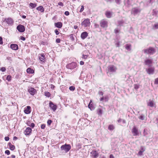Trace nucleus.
<instances>
[{"label": "nucleus", "instance_id": "1", "mask_svg": "<svg viewBox=\"0 0 158 158\" xmlns=\"http://www.w3.org/2000/svg\"><path fill=\"white\" fill-rule=\"evenodd\" d=\"M77 67V64L76 62H72L66 65V71L68 73L74 71Z\"/></svg>", "mask_w": 158, "mask_h": 158}, {"label": "nucleus", "instance_id": "2", "mask_svg": "<svg viewBox=\"0 0 158 158\" xmlns=\"http://www.w3.org/2000/svg\"><path fill=\"white\" fill-rule=\"evenodd\" d=\"M141 11V9L139 7H135L132 8L131 11L132 15L135 16L139 14Z\"/></svg>", "mask_w": 158, "mask_h": 158}, {"label": "nucleus", "instance_id": "3", "mask_svg": "<svg viewBox=\"0 0 158 158\" xmlns=\"http://www.w3.org/2000/svg\"><path fill=\"white\" fill-rule=\"evenodd\" d=\"M71 148V146L69 144H65L62 145L60 147L61 150H64L66 153Z\"/></svg>", "mask_w": 158, "mask_h": 158}, {"label": "nucleus", "instance_id": "4", "mask_svg": "<svg viewBox=\"0 0 158 158\" xmlns=\"http://www.w3.org/2000/svg\"><path fill=\"white\" fill-rule=\"evenodd\" d=\"M144 53L146 54H152L155 52V49L152 47H149L148 49H144L143 50Z\"/></svg>", "mask_w": 158, "mask_h": 158}, {"label": "nucleus", "instance_id": "5", "mask_svg": "<svg viewBox=\"0 0 158 158\" xmlns=\"http://www.w3.org/2000/svg\"><path fill=\"white\" fill-rule=\"evenodd\" d=\"M108 22L105 19H103L100 21V26L103 28H106L108 27Z\"/></svg>", "mask_w": 158, "mask_h": 158}, {"label": "nucleus", "instance_id": "6", "mask_svg": "<svg viewBox=\"0 0 158 158\" xmlns=\"http://www.w3.org/2000/svg\"><path fill=\"white\" fill-rule=\"evenodd\" d=\"M108 72H109L114 73L117 70V68L114 65H110L108 67Z\"/></svg>", "mask_w": 158, "mask_h": 158}, {"label": "nucleus", "instance_id": "7", "mask_svg": "<svg viewBox=\"0 0 158 158\" xmlns=\"http://www.w3.org/2000/svg\"><path fill=\"white\" fill-rule=\"evenodd\" d=\"M90 25V23L89 19H85L81 23V25L85 27L89 26Z\"/></svg>", "mask_w": 158, "mask_h": 158}, {"label": "nucleus", "instance_id": "8", "mask_svg": "<svg viewBox=\"0 0 158 158\" xmlns=\"http://www.w3.org/2000/svg\"><path fill=\"white\" fill-rule=\"evenodd\" d=\"M20 32H23L25 31V27L21 24H19L16 28Z\"/></svg>", "mask_w": 158, "mask_h": 158}, {"label": "nucleus", "instance_id": "9", "mask_svg": "<svg viewBox=\"0 0 158 158\" xmlns=\"http://www.w3.org/2000/svg\"><path fill=\"white\" fill-rule=\"evenodd\" d=\"M49 106L51 109L54 111L56 110L57 109V106L54 104L52 102L50 101L49 103Z\"/></svg>", "mask_w": 158, "mask_h": 158}, {"label": "nucleus", "instance_id": "10", "mask_svg": "<svg viewBox=\"0 0 158 158\" xmlns=\"http://www.w3.org/2000/svg\"><path fill=\"white\" fill-rule=\"evenodd\" d=\"M28 92L32 96L34 95L37 93L36 90L33 87L30 88L28 89Z\"/></svg>", "mask_w": 158, "mask_h": 158}, {"label": "nucleus", "instance_id": "11", "mask_svg": "<svg viewBox=\"0 0 158 158\" xmlns=\"http://www.w3.org/2000/svg\"><path fill=\"white\" fill-rule=\"evenodd\" d=\"M91 156L93 158H97L98 157V154L96 151H92L90 153Z\"/></svg>", "mask_w": 158, "mask_h": 158}, {"label": "nucleus", "instance_id": "12", "mask_svg": "<svg viewBox=\"0 0 158 158\" xmlns=\"http://www.w3.org/2000/svg\"><path fill=\"white\" fill-rule=\"evenodd\" d=\"M5 21L8 24L10 25H12L13 24V21L11 18L5 19Z\"/></svg>", "mask_w": 158, "mask_h": 158}, {"label": "nucleus", "instance_id": "13", "mask_svg": "<svg viewBox=\"0 0 158 158\" xmlns=\"http://www.w3.org/2000/svg\"><path fill=\"white\" fill-rule=\"evenodd\" d=\"M31 129L29 127H27L24 132V133L26 135H29L31 132Z\"/></svg>", "mask_w": 158, "mask_h": 158}, {"label": "nucleus", "instance_id": "14", "mask_svg": "<svg viewBox=\"0 0 158 158\" xmlns=\"http://www.w3.org/2000/svg\"><path fill=\"white\" fill-rule=\"evenodd\" d=\"M24 112L25 114H27L30 113L31 112V107L30 106H27L26 108L24 109Z\"/></svg>", "mask_w": 158, "mask_h": 158}, {"label": "nucleus", "instance_id": "15", "mask_svg": "<svg viewBox=\"0 0 158 158\" xmlns=\"http://www.w3.org/2000/svg\"><path fill=\"white\" fill-rule=\"evenodd\" d=\"M132 132L134 136H136L139 135V133L138 129L135 127H134L132 129Z\"/></svg>", "mask_w": 158, "mask_h": 158}, {"label": "nucleus", "instance_id": "16", "mask_svg": "<svg viewBox=\"0 0 158 158\" xmlns=\"http://www.w3.org/2000/svg\"><path fill=\"white\" fill-rule=\"evenodd\" d=\"M88 35V33L86 32H84L81 33V38L82 39H85Z\"/></svg>", "mask_w": 158, "mask_h": 158}, {"label": "nucleus", "instance_id": "17", "mask_svg": "<svg viewBox=\"0 0 158 158\" xmlns=\"http://www.w3.org/2000/svg\"><path fill=\"white\" fill-rule=\"evenodd\" d=\"M10 48L15 50H17L18 49V45L15 44H12L10 46Z\"/></svg>", "mask_w": 158, "mask_h": 158}, {"label": "nucleus", "instance_id": "18", "mask_svg": "<svg viewBox=\"0 0 158 158\" xmlns=\"http://www.w3.org/2000/svg\"><path fill=\"white\" fill-rule=\"evenodd\" d=\"M105 15L107 18H110L112 16V13L110 11H107L106 12Z\"/></svg>", "mask_w": 158, "mask_h": 158}, {"label": "nucleus", "instance_id": "19", "mask_svg": "<svg viewBox=\"0 0 158 158\" xmlns=\"http://www.w3.org/2000/svg\"><path fill=\"white\" fill-rule=\"evenodd\" d=\"M147 73L149 74H152L154 72V69L152 68H149L147 70Z\"/></svg>", "mask_w": 158, "mask_h": 158}, {"label": "nucleus", "instance_id": "20", "mask_svg": "<svg viewBox=\"0 0 158 158\" xmlns=\"http://www.w3.org/2000/svg\"><path fill=\"white\" fill-rule=\"evenodd\" d=\"M55 26L59 28H60L62 26V23L60 22H58L55 23Z\"/></svg>", "mask_w": 158, "mask_h": 158}, {"label": "nucleus", "instance_id": "21", "mask_svg": "<svg viewBox=\"0 0 158 158\" xmlns=\"http://www.w3.org/2000/svg\"><path fill=\"white\" fill-rule=\"evenodd\" d=\"M39 58L41 61L44 62L45 61V56L44 54H41L39 56Z\"/></svg>", "mask_w": 158, "mask_h": 158}, {"label": "nucleus", "instance_id": "22", "mask_svg": "<svg viewBox=\"0 0 158 158\" xmlns=\"http://www.w3.org/2000/svg\"><path fill=\"white\" fill-rule=\"evenodd\" d=\"M36 10L38 11H40L41 12H43L44 11V9L43 6H40L36 8Z\"/></svg>", "mask_w": 158, "mask_h": 158}, {"label": "nucleus", "instance_id": "23", "mask_svg": "<svg viewBox=\"0 0 158 158\" xmlns=\"http://www.w3.org/2000/svg\"><path fill=\"white\" fill-rule=\"evenodd\" d=\"M8 145L10 149L11 150H14L15 148V147L14 145H12L10 143H8Z\"/></svg>", "mask_w": 158, "mask_h": 158}, {"label": "nucleus", "instance_id": "24", "mask_svg": "<svg viewBox=\"0 0 158 158\" xmlns=\"http://www.w3.org/2000/svg\"><path fill=\"white\" fill-rule=\"evenodd\" d=\"M152 62L151 60L149 59H147L145 61V63L146 65L150 66V65Z\"/></svg>", "mask_w": 158, "mask_h": 158}, {"label": "nucleus", "instance_id": "25", "mask_svg": "<svg viewBox=\"0 0 158 158\" xmlns=\"http://www.w3.org/2000/svg\"><path fill=\"white\" fill-rule=\"evenodd\" d=\"M27 73L30 74L33 73L34 72V70L30 68L27 69Z\"/></svg>", "mask_w": 158, "mask_h": 158}, {"label": "nucleus", "instance_id": "26", "mask_svg": "<svg viewBox=\"0 0 158 158\" xmlns=\"http://www.w3.org/2000/svg\"><path fill=\"white\" fill-rule=\"evenodd\" d=\"M124 2V3L125 4L124 2L125 0H115V2L118 5H120L121 4L122 2Z\"/></svg>", "mask_w": 158, "mask_h": 158}, {"label": "nucleus", "instance_id": "27", "mask_svg": "<svg viewBox=\"0 0 158 158\" xmlns=\"http://www.w3.org/2000/svg\"><path fill=\"white\" fill-rule=\"evenodd\" d=\"M131 44H127L125 45L126 49L128 51H130L131 50Z\"/></svg>", "mask_w": 158, "mask_h": 158}, {"label": "nucleus", "instance_id": "28", "mask_svg": "<svg viewBox=\"0 0 158 158\" xmlns=\"http://www.w3.org/2000/svg\"><path fill=\"white\" fill-rule=\"evenodd\" d=\"M27 125L28 126L30 127H31L32 128H33L34 127L35 125V124L34 123H31L29 121H28L27 123Z\"/></svg>", "mask_w": 158, "mask_h": 158}, {"label": "nucleus", "instance_id": "29", "mask_svg": "<svg viewBox=\"0 0 158 158\" xmlns=\"http://www.w3.org/2000/svg\"><path fill=\"white\" fill-rule=\"evenodd\" d=\"M31 8L33 9L36 7V4L35 3H30L29 4Z\"/></svg>", "mask_w": 158, "mask_h": 158}, {"label": "nucleus", "instance_id": "30", "mask_svg": "<svg viewBox=\"0 0 158 158\" xmlns=\"http://www.w3.org/2000/svg\"><path fill=\"white\" fill-rule=\"evenodd\" d=\"M158 13V11L155 10H152V15L156 16Z\"/></svg>", "mask_w": 158, "mask_h": 158}, {"label": "nucleus", "instance_id": "31", "mask_svg": "<svg viewBox=\"0 0 158 158\" xmlns=\"http://www.w3.org/2000/svg\"><path fill=\"white\" fill-rule=\"evenodd\" d=\"M114 129V126L113 125H110L108 127V129L110 130H113Z\"/></svg>", "mask_w": 158, "mask_h": 158}, {"label": "nucleus", "instance_id": "32", "mask_svg": "<svg viewBox=\"0 0 158 158\" xmlns=\"http://www.w3.org/2000/svg\"><path fill=\"white\" fill-rule=\"evenodd\" d=\"M153 29H158V23L154 24L153 26Z\"/></svg>", "mask_w": 158, "mask_h": 158}, {"label": "nucleus", "instance_id": "33", "mask_svg": "<svg viewBox=\"0 0 158 158\" xmlns=\"http://www.w3.org/2000/svg\"><path fill=\"white\" fill-rule=\"evenodd\" d=\"M97 113L99 115H101L102 114V110L101 109H99L97 110Z\"/></svg>", "mask_w": 158, "mask_h": 158}, {"label": "nucleus", "instance_id": "34", "mask_svg": "<svg viewBox=\"0 0 158 158\" xmlns=\"http://www.w3.org/2000/svg\"><path fill=\"white\" fill-rule=\"evenodd\" d=\"M88 107L91 110H93L94 109V106H93L92 104H91L90 103H89L88 105Z\"/></svg>", "mask_w": 158, "mask_h": 158}, {"label": "nucleus", "instance_id": "35", "mask_svg": "<svg viewBox=\"0 0 158 158\" xmlns=\"http://www.w3.org/2000/svg\"><path fill=\"white\" fill-rule=\"evenodd\" d=\"M145 116L144 115L142 114L139 117V118L141 120H143L144 119Z\"/></svg>", "mask_w": 158, "mask_h": 158}, {"label": "nucleus", "instance_id": "36", "mask_svg": "<svg viewBox=\"0 0 158 158\" xmlns=\"http://www.w3.org/2000/svg\"><path fill=\"white\" fill-rule=\"evenodd\" d=\"M124 22L123 20L119 21L118 22V24L119 26H121L123 25Z\"/></svg>", "mask_w": 158, "mask_h": 158}, {"label": "nucleus", "instance_id": "37", "mask_svg": "<svg viewBox=\"0 0 158 158\" xmlns=\"http://www.w3.org/2000/svg\"><path fill=\"white\" fill-rule=\"evenodd\" d=\"M45 95L48 97H49L50 96L51 94L49 92H45Z\"/></svg>", "mask_w": 158, "mask_h": 158}, {"label": "nucleus", "instance_id": "38", "mask_svg": "<svg viewBox=\"0 0 158 158\" xmlns=\"http://www.w3.org/2000/svg\"><path fill=\"white\" fill-rule=\"evenodd\" d=\"M69 38L72 41L74 40V38L73 37V35L72 34H70L69 35Z\"/></svg>", "mask_w": 158, "mask_h": 158}, {"label": "nucleus", "instance_id": "39", "mask_svg": "<svg viewBox=\"0 0 158 158\" xmlns=\"http://www.w3.org/2000/svg\"><path fill=\"white\" fill-rule=\"evenodd\" d=\"M11 79V77L10 75H8L6 77V80L9 81H10Z\"/></svg>", "mask_w": 158, "mask_h": 158}, {"label": "nucleus", "instance_id": "40", "mask_svg": "<svg viewBox=\"0 0 158 158\" xmlns=\"http://www.w3.org/2000/svg\"><path fill=\"white\" fill-rule=\"evenodd\" d=\"M148 105L151 107H153V103L152 101H151L148 103Z\"/></svg>", "mask_w": 158, "mask_h": 158}, {"label": "nucleus", "instance_id": "41", "mask_svg": "<svg viewBox=\"0 0 158 158\" xmlns=\"http://www.w3.org/2000/svg\"><path fill=\"white\" fill-rule=\"evenodd\" d=\"M140 150L143 152H144L145 151V148L144 146H141L140 147Z\"/></svg>", "mask_w": 158, "mask_h": 158}, {"label": "nucleus", "instance_id": "42", "mask_svg": "<svg viewBox=\"0 0 158 158\" xmlns=\"http://www.w3.org/2000/svg\"><path fill=\"white\" fill-rule=\"evenodd\" d=\"M147 130L144 129L143 130V135L144 136H146V135L148 134V132L146 131Z\"/></svg>", "mask_w": 158, "mask_h": 158}, {"label": "nucleus", "instance_id": "43", "mask_svg": "<svg viewBox=\"0 0 158 158\" xmlns=\"http://www.w3.org/2000/svg\"><path fill=\"white\" fill-rule=\"evenodd\" d=\"M154 1L155 0H148L147 4L148 5H149L150 4H152Z\"/></svg>", "mask_w": 158, "mask_h": 158}, {"label": "nucleus", "instance_id": "44", "mask_svg": "<svg viewBox=\"0 0 158 158\" xmlns=\"http://www.w3.org/2000/svg\"><path fill=\"white\" fill-rule=\"evenodd\" d=\"M69 89L71 91H73L75 89V88L74 86H72L69 87Z\"/></svg>", "mask_w": 158, "mask_h": 158}, {"label": "nucleus", "instance_id": "45", "mask_svg": "<svg viewBox=\"0 0 158 158\" xmlns=\"http://www.w3.org/2000/svg\"><path fill=\"white\" fill-rule=\"evenodd\" d=\"M52 122L51 120L48 119L47 121V124L48 126H50Z\"/></svg>", "mask_w": 158, "mask_h": 158}, {"label": "nucleus", "instance_id": "46", "mask_svg": "<svg viewBox=\"0 0 158 158\" xmlns=\"http://www.w3.org/2000/svg\"><path fill=\"white\" fill-rule=\"evenodd\" d=\"M143 152L140 150L137 154V155L139 156H142L143 155Z\"/></svg>", "mask_w": 158, "mask_h": 158}, {"label": "nucleus", "instance_id": "47", "mask_svg": "<svg viewBox=\"0 0 158 158\" xmlns=\"http://www.w3.org/2000/svg\"><path fill=\"white\" fill-rule=\"evenodd\" d=\"M6 59L9 60L10 63H11V62L12 61V60L11 57L8 56L7 57Z\"/></svg>", "mask_w": 158, "mask_h": 158}, {"label": "nucleus", "instance_id": "48", "mask_svg": "<svg viewBox=\"0 0 158 158\" xmlns=\"http://www.w3.org/2000/svg\"><path fill=\"white\" fill-rule=\"evenodd\" d=\"M134 88L135 89H137L139 88V85L137 84H135L134 85Z\"/></svg>", "mask_w": 158, "mask_h": 158}, {"label": "nucleus", "instance_id": "49", "mask_svg": "<svg viewBox=\"0 0 158 158\" xmlns=\"http://www.w3.org/2000/svg\"><path fill=\"white\" fill-rule=\"evenodd\" d=\"M45 124H43L41 125V128L42 129H44L45 127Z\"/></svg>", "mask_w": 158, "mask_h": 158}, {"label": "nucleus", "instance_id": "50", "mask_svg": "<svg viewBox=\"0 0 158 158\" xmlns=\"http://www.w3.org/2000/svg\"><path fill=\"white\" fill-rule=\"evenodd\" d=\"M6 70V68L4 67H2L1 68L0 70L2 72H5Z\"/></svg>", "mask_w": 158, "mask_h": 158}, {"label": "nucleus", "instance_id": "51", "mask_svg": "<svg viewBox=\"0 0 158 158\" xmlns=\"http://www.w3.org/2000/svg\"><path fill=\"white\" fill-rule=\"evenodd\" d=\"M98 94L99 95L102 96L103 94V92H102V91H99L98 92Z\"/></svg>", "mask_w": 158, "mask_h": 158}, {"label": "nucleus", "instance_id": "52", "mask_svg": "<svg viewBox=\"0 0 158 158\" xmlns=\"http://www.w3.org/2000/svg\"><path fill=\"white\" fill-rule=\"evenodd\" d=\"M84 6H83V5L81 6V8L80 10V12H82L83 11V10H84Z\"/></svg>", "mask_w": 158, "mask_h": 158}, {"label": "nucleus", "instance_id": "53", "mask_svg": "<svg viewBox=\"0 0 158 158\" xmlns=\"http://www.w3.org/2000/svg\"><path fill=\"white\" fill-rule=\"evenodd\" d=\"M5 153L6 154H7V155H9L10 154V151L8 150H6L5 151Z\"/></svg>", "mask_w": 158, "mask_h": 158}, {"label": "nucleus", "instance_id": "54", "mask_svg": "<svg viewBox=\"0 0 158 158\" xmlns=\"http://www.w3.org/2000/svg\"><path fill=\"white\" fill-rule=\"evenodd\" d=\"M58 5L61 6H64L63 3L61 2H59L58 3Z\"/></svg>", "mask_w": 158, "mask_h": 158}, {"label": "nucleus", "instance_id": "55", "mask_svg": "<svg viewBox=\"0 0 158 158\" xmlns=\"http://www.w3.org/2000/svg\"><path fill=\"white\" fill-rule=\"evenodd\" d=\"M55 33L56 35H58L59 33V31L57 29H56L55 30Z\"/></svg>", "mask_w": 158, "mask_h": 158}, {"label": "nucleus", "instance_id": "56", "mask_svg": "<svg viewBox=\"0 0 158 158\" xmlns=\"http://www.w3.org/2000/svg\"><path fill=\"white\" fill-rule=\"evenodd\" d=\"M56 42L57 43H60V39L57 38L56 39Z\"/></svg>", "mask_w": 158, "mask_h": 158}, {"label": "nucleus", "instance_id": "57", "mask_svg": "<svg viewBox=\"0 0 158 158\" xmlns=\"http://www.w3.org/2000/svg\"><path fill=\"white\" fill-rule=\"evenodd\" d=\"M20 39L23 41H24L26 40V38L24 37L23 36H20Z\"/></svg>", "mask_w": 158, "mask_h": 158}, {"label": "nucleus", "instance_id": "58", "mask_svg": "<svg viewBox=\"0 0 158 158\" xmlns=\"http://www.w3.org/2000/svg\"><path fill=\"white\" fill-rule=\"evenodd\" d=\"M3 43L2 38L1 37H0V44H2Z\"/></svg>", "mask_w": 158, "mask_h": 158}, {"label": "nucleus", "instance_id": "59", "mask_svg": "<svg viewBox=\"0 0 158 158\" xmlns=\"http://www.w3.org/2000/svg\"><path fill=\"white\" fill-rule=\"evenodd\" d=\"M155 84H158V78L155 79Z\"/></svg>", "mask_w": 158, "mask_h": 158}, {"label": "nucleus", "instance_id": "60", "mask_svg": "<svg viewBox=\"0 0 158 158\" xmlns=\"http://www.w3.org/2000/svg\"><path fill=\"white\" fill-rule=\"evenodd\" d=\"M88 57V56L87 55H82V58L85 59H86Z\"/></svg>", "mask_w": 158, "mask_h": 158}, {"label": "nucleus", "instance_id": "61", "mask_svg": "<svg viewBox=\"0 0 158 158\" xmlns=\"http://www.w3.org/2000/svg\"><path fill=\"white\" fill-rule=\"evenodd\" d=\"M64 14L66 16H68L69 15V13L68 11H66L64 12Z\"/></svg>", "mask_w": 158, "mask_h": 158}, {"label": "nucleus", "instance_id": "62", "mask_svg": "<svg viewBox=\"0 0 158 158\" xmlns=\"http://www.w3.org/2000/svg\"><path fill=\"white\" fill-rule=\"evenodd\" d=\"M9 137L6 136V137H5V141H8L9 140Z\"/></svg>", "mask_w": 158, "mask_h": 158}, {"label": "nucleus", "instance_id": "63", "mask_svg": "<svg viewBox=\"0 0 158 158\" xmlns=\"http://www.w3.org/2000/svg\"><path fill=\"white\" fill-rule=\"evenodd\" d=\"M94 26L95 28H97L99 27V26L98 24L95 23L94 24Z\"/></svg>", "mask_w": 158, "mask_h": 158}, {"label": "nucleus", "instance_id": "64", "mask_svg": "<svg viewBox=\"0 0 158 158\" xmlns=\"http://www.w3.org/2000/svg\"><path fill=\"white\" fill-rule=\"evenodd\" d=\"M115 45L117 47H119V42H118L117 43H116V44H115Z\"/></svg>", "mask_w": 158, "mask_h": 158}]
</instances>
